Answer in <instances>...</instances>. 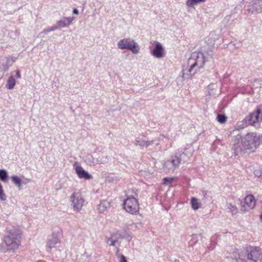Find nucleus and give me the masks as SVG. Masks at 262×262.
<instances>
[{"label": "nucleus", "mask_w": 262, "mask_h": 262, "mask_svg": "<svg viewBox=\"0 0 262 262\" xmlns=\"http://www.w3.org/2000/svg\"><path fill=\"white\" fill-rule=\"evenodd\" d=\"M262 144V136L256 133H249L244 136L237 135L233 141L232 149L235 156L252 153Z\"/></svg>", "instance_id": "obj_1"}, {"label": "nucleus", "mask_w": 262, "mask_h": 262, "mask_svg": "<svg viewBox=\"0 0 262 262\" xmlns=\"http://www.w3.org/2000/svg\"><path fill=\"white\" fill-rule=\"evenodd\" d=\"M207 60L201 52L192 53L187 60L186 66L183 68L182 77L183 79L192 77L203 69Z\"/></svg>", "instance_id": "obj_2"}, {"label": "nucleus", "mask_w": 262, "mask_h": 262, "mask_svg": "<svg viewBox=\"0 0 262 262\" xmlns=\"http://www.w3.org/2000/svg\"><path fill=\"white\" fill-rule=\"evenodd\" d=\"M20 239L21 235L19 232L15 230H11L4 237L3 242L8 250L14 252L20 245Z\"/></svg>", "instance_id": "obj_3"}, {"label": "nucleus", "mask_w": 262, "mask_h": 262, "mask_svg": "<svg viewBox=\"0 0 262 262\" xmlns=\"http://www.w3.org/2000/svg\"><path fill=\"white\" fill-rule=\"evenodd\" d=\"M193 150L191 147L186 148L184 151H177L170 158L172 165L177 168L182 162H187L192 155Z\"/></svg>", "instance_id": "obj_4"}, {"label": "nucleus", "mask_w": 262, "mask_h": 262, "mask_svg": "<svg viewBox=\"0 0 262 262\" xmlns=\"http://www.w3.org/2000/svg\"><path fill=\"white\" fill-rule=\"evenodd\" d=\"M117 47L121 50H129L133 54H138L140 51L139 44L134 39L129 37L120 39L118 42Z\"/></svg>", "instance_id": "obj_5"}, {"label": "nucleus", "mask_w": 262, "mask_h": 262, "mask_svg": "<svg viewBox=\"0 0 262 262\" xmlns=\"http://www.w3.org/2000/svg\"><path fill=\"white\" fill-rule=\"evenodd\" d=\"M85 163L90 166L105 164L108 161L107 156L102 151H98L94 155H88L84 158Z\"/></svg>", "instance_id": "obj_6"}, {"label": "nucleus", "mask_w": 262, "mask_h": 262, "mask_svg": "<svg viewBox=\"0 0 262 262\" xmlns=\"http://www.w3.org/2000/svg\"><path fill=\"white\" fill-rule=\"evenodd\" d=\"M70 201L74 210L79 212L83 206L84 199L81 192L78 190L72 193L70 196Z\"/></svg>", "instance_id": "obj_7"}, {"label": "nucleus", "mask_w": 262, "mask_h": 262, "mask_svg": "<svg viewBox=\"0 0 262 262\" xmlns=\"http://www.w3.org/2000/svg\"><path fill=\"white\" fill-rule=\"evenodd\" d=\"M123 206L124 209L130 214H136L139 212V203L134 196H127L124 201Z\"/></svg>", "instance_id": "obj_8"}, {"label": "nucleus", "mask_w": 262, "mask_h": 262, "mask_svg": "<svg viewBox=\"0 0 262 262\" xmlns=\"http://www.w3.org/2000/svg\"><path fill=\"white\" fill-rule=\"evenodd\" d=\"M150 44L154 45V47L150 46L149 47L150 53L154 57L160 59L163 58L165 54L164 48L163 45L158 41H152Z\"/></svg>", "instance_id": "obj_9"}, {"label": "nucleus", "mask_w": 262, "mask_h": 262, "mask_svg": "<svg viewBox=\"0 0 262 262\" xmlns=\"http://www.w3.org/2000/svg\"><path fill=\"white\" fill-rule=\"evenodd\" d=\"M262 121V108L261 106H257L255 110L249 116L248 121L250 125L254 126Z\"/></svg>", "instance_id": "obj_10"}, {"label": "nucleus", "mask_w": 262, "mask_h": 262, "mask_svg": "<svg viewBox=\"0 0 262 262\" xmlns=\"http://www.w3.org/2000/svg\"><path fill=\"white\" fill-rule=\"evenodd\" d=\"M256 204V200L254 196L249 194L245 196L244 200L241 203V210L243 212L248 211L253 209Z\"/></svg>", "instance_id": "obj_11"}, {"label": "nucleus", "mask_w": 262, "mask_h": 262, "mask_svg": "<svg viewBox=\"0 0 262 262\" xmlns=\"http://www.w3.org/2000/svg\"><path fill=\"white\" fill-rule=\"evenodd\" d=\"M75 170L79 179L90 180L93 178L92 175L85 171L80 165H75Z\"/></svg>", "instance_id": "obj_12"}, {"label": "nucleus", "mask_w": 262, "mask_h": 262, "mask_svg": "<svg viewBox=\"0 0 262 262\" xmlns=\"http://www.w3.org/2000/svg\"><path fill=\"white\" fill-rule=\"evenodd\" d=\"M74 18H75L73 16L63 17L62 19L56 22V25L58 29H60L62 28H68L71 24H72Z\"/></svg>", "instance_id": "obj_13"}, {"label": "nucleus", "mask_w": 262, "mask_h": 262, "mask_svg": "<svg viewBox=\"0 0 262 262\" xmlns=\"http://www.w3.org/2000/svg\"><path fill=\"white\" fill-rule=\"evenodd\" d=\"M59 242V239L58 236L56 234H53L49 238L47 245V249L48 251L51 250L53 248L55 247V245Z\"/></svg>", "instance_id": "obj_14"}, {"label": "nucleus", "mask_w": 262, "mask_h": 262, "mask_svg": "<svg viewBox=\"0 0 262 262\" xmlns=\"http://www.w3.org/2000/svg\"><path fill=\"white\" fill-rule=\"evenodd\" d=\"M190 205L192 209L194 210H197L202 206V203L198 199L192 197L190 200Z\"/></svg>", "instance_id": "obj_15"}, {"label": "nucleus", "mask_w": 262, "mask_h": 262, "mask_svg": "<svg viewBox=\"0 0 262 262\" xmlns=\"http://www.w3.org/2000/svg\"><path fill=\"white\" fill-rule=\"evenodd\" d=\"M207 0H186L185 4L187 8H193L201 3H205Z\"/></svg>", "instance_id": "obj_16"}, {"label": "nucleus", "mask_w": 262, "mask_h": 262, "mask_svg": "<svg viewBox=\"0 0 262 262\" xmlns=\"http://www.w3.org/2000/svg\"><path fill=\"white\" fill-rule=\"evenodd\" d=\"M16 81L14 76L11 75L9 76L7 81V83L6 84V88L9 90L13 89L16 84Z\"/></svg>", "instance_id": "obj_17"}, {"label": "nucleus", "mask_w": 262, "mask_h": 262, "mask_svg": "<svg viewBox=\"0 0 262 262\" xmlns=\"http://www.w3.org/2000/svg\"><path fill=\"white\" fill-rule=\"evenodd\" d=\"M110 207V203L107 201H102L98 206L99 211L101 213L104 212Z\"/></svg>", "instance_id": "obj_18"}, {"label": "nucleus", "mask_w": 262, "mask_h": 262, "mask_svg": "<svg viewBox=\"0 0 262 262\" xmlns=\"http://www.w3.org/2000/svg\"><path fill=\"white\" fill-rule=\"evenodd\" d=\"M163 169L166 172L173 171L176 168L172 165L170 160L166 161L163 165Z\"/></svg>", "instance_id": "obj_19"}, {"label": "nucleus", "mask_w": 262, "mask_h": 262, "mask_svg": "<svg viewBox=\"0 0 262 262\" xmlns=\"http://www.w3.org/2000/svg\"><path fill=\"white\" fill-rule=\"evenodd\" d=\"M12 182L19 189L21 188V180L19 177L16 175H13L11 177Z\"/></svg>", "instance_id": "obj_20"}, {"label": "nucleus", "mask_w": 262, "mask_h": 262, "mask_svg": "<svg viewBox=\"0 0 262 262\" xmlns=\"http://www.w3.org/2000/svg\"><path fill=\"white\" fill-rule=\"evenodd\" d=\"M206 97L207 99H210L213 94V84H210L205 89Z\"/></svg>", "instance_id": "obj_21"}, {"label": "nucleus", "mask_w": 262, "mask_h": 262, "mask_svg": "<svg viewBox=\"0 0 262 262\" xmlns=\"http://www.w3.org/2000/svg\"><path fill=\"white\" fill-rule=\"evenodd\" d=\"M227 117L224 114H218L216 117V120L221 124L226 122Z\"/></svg>", "instance_id": "obj_22"}, {"label": "nucleus", "mask_w": 262, "mask_h": 262, "mask_svg": "<svg viewBox=\"0 0 262 262\" xmlns=\"http://www.w3.org/2000/svg\"><path fill=\"white\" fill-rule=\"evenodd\" d=\"M8 174L5 169H0V180L3 182H6L7 180Z\"/></svg>", "instance_id": "obj_23"}, {"label": "nucleus", "mask_w": 262, "mask_h": 262, "mask_svg": "<svg viewBox=\"0 0 262 262\" xmlns=\"http://www.w3.org/2000/svg\"><path fill=\"white\" fill-rule=\"evenodd\" d=\"M7 200V195L5 194L3 186L0 183V201H5Z\"/></svg>", "instance_id": "obj_24"}, {"label": "nucleus", "mask_w": 262, "mask_h": 262, "mask_svg": "<svg viewBox=\"0 0 262 262\" xmlns=\"http://www.w3.org/2000/svg\"><path fill=\"white\" fill-rule=\"evenodd\" d=\"M146 147H147L151 145H158L159 144V140H152L146 141Z\"/></svg>", "instance_id": "obj_25"}, {"label": "nucleus", "mask_w": 262, "mask_h": 262, "mask_svg": "<svg viewBox=\"0 0 262 262\" xmlns=\"http://www.w3.org/2000/svg\"><path fill=\"white\" fill-rule=\"evenodd\" d=\"M117 242L118 241L117 239H114L113 236L107 238L106 241L107 244L110 246H114Z\"/></svg>", "instance_id": "obj_26"}, {"label": "nucleus", "mask_w": 262, "mask_h": 262, "mask_svg": "<svg viewBox=\"0 0 262 262\" xmlns=\"http://www.w3.org/2000/svg\"><path fill=\"white\" fill-rule=\"evenodd\" d=\"M198 242L197 236L194 235L192 236L191 239L188 242V245L189 247H193Z\"/></svg>", "instance_id": "obj_27"}, {"label": "nucleus", "mask_w": 262, "mask_h": 262, "mask_svg": "<svg viewBox=\"0 0 262 262\" xmlns=\"http://www.w3.org/2000/svg\"><path fill=\"white\" fill-rule=\"evenodd\" d=\"M138 225L139 224L134 223H133L130 224H128L126 225V229L127 230L132 229V230H136V229H138Z\"/></svg>", "instance_id": "obj_28"}, {"label": "nucleus", "mask_w": 262, "mask_h": 262, "mask_svg": "<svg viewBox=\"0 0 262 262\" xmlns=\"http://www.w3.org/2000/svg\"><path fill=\"white\" fill-rule=\"evenodd\" d=\"M57 29H58V28H57L56 25H55V26H52L48 29H45L40 33V34H46L49 32L53 31Z\"/></svg>", "instance_id": "obj_29"}, {"label": "nucleus", "mask_w": 262, "mask_h": 262, "mask_svg": "<svg viewBox=\"0 0 262 262\" xmlns=\"http://www.w3.org/2000/svg\"><path fill=\"white\" fill-rule=\"evenodd\" d=\"M0 251L3 253L10 251V250L7 249V247L6 246L4 242L0 244Z\"/></svg>", "instance_id": "obj_30"}, {"label": "nucleus", "mask_w": 262, "mask_h": 262, "mask_svg": "<svg viewBox=\"0 0 262 262\" xmlns=\"http://www.w3.org/2000/svg\"><path fill=\"white\" fill-rule=\"evenodd\" d=\"M136 144L140 146L142 148L146 147V141L145 140H137Z\"/></svg>", "instance_id": "obj_31"}, {"label": "nucleus", "mask_w": 262, "mask_h": 262, "mask_svg": "<svg viewBox=\"0 0 262 262\" xmlns=\"http://www.w3.org/2000/svg\"><path fill=\"white\" fill-rule=\"evenodd\" d=\"M173 180V178L166 177L163 179V184L164 185H168V184H170Z\"/></svg>", "instance_id": "obj_32"}, {"label": "nucleus", "mask_w": 262, "mask_h": 262, "mask_svg": "<svg viewBox=\"0 0 262 262\" xmlns=\"http://www.w3.org/2000/svg\"><path fill=\"white\" fill-rule=\"evenodd\" d=\"M228 208L230 209V210L233 213H236L237 212V208L234 206L230 204Z\"/></svg>", "instance_id": "obj_33"}, {"label": "nucleus", "mask_w": 262, "mask_h": 262, "mask_svg": "<svg viewBox=\"0 0 262 262\" xmlns=\"http://www.w3.org/2000/svg\"><path fill=\"white\" fill-rule=\"evenodd\" d=\"M262 5V1H259L255 3L254 4L253 6L256 8V10L258 11L259 10L257 9V6H261Z\"/></svg>", "instance_id": "obj_34"}, {"label": "nucleus", "mask_w": 262, "mask_h": 262, "mask_svg": "<svg viewBox=\"0 0 262 262\" xmlns=\"http://www.w3.org/2000/svg\"><path fill=\"white\" fill-rule=\"evenodd\" d=\"M119 256L120 258V262H127L126 257L123 254L119 255Z\"/></svg>", "instance_id": "obj_35"}, {"label": "nucleus", "mask_w": 262, "mask_h": 262, "mask_svg": "<svg viewBox=\"0 0 262 262\" xmlns=\"http://www.w3.org/2000/svg\"><path fill=\"white\" fill-rule=\"evenodd\" d=\"M14 72L15 73L16 78H17L18 79H20L21 78L20 73L18 71H15Z\"/></svg>", "instance_id": "obj_36"}, {"label": "nucleus", "mask_w": 262, "mask_h": 262, "mask_svg": "<svg viewBox=\"0 0 262 262\" xmlns=\"http://www.w3.org/2000/svg\"><path fill=\"white\" fill-rule=\"evenodd\" d=\"M128 241H130L132 239V236L130 234L127 235L125 237H124Z\"/></svg>", "instance_id": "obj_37"}, {"label": "nucleus", "mask_w": 262, "mask_h": 262, "mask_svg": "<svg viewBox=\"0 0 262 262\" xmlns=\"http://www.w3.org/2000/svg\"><path fill=\"white\" fill-rule=\"evenodd\" d=\"M73 13L75 14H78L79 13V11L77 9L74 8L73 10Z\"/></svg>", "instance_id": "obj_38"}, {"label": "nucleus", "mask_w": 262, "mask_h": 262, "mask_svg": "<svg viewBox=\"0 0 262 262\" xmlns=\"http://www.w3.org/2000/svg\"><path fill=\"white\" fill-rule=\"evenodd\" d=\"M206 42L208 44H211V42H212V40L211 39H208V40H206Z\"/></svg>", "instance_id": "obj_39"}, {"label": "nucleus", "mask_w": 262, "mask_h": 262, "mask_svg": "<svg viewBox=\"0 0 262 262\" xmlns=\"http://www.w3.org/2000/svg\"><path fill=\"white\" fill-rule=\"evenodd\" d=\"M8 68H9V67L8 66H4L5 71L8 70Z\"/></svg>", "instance_id": "obj_40"}, {"label": "nucleus", "mask_w": 262, "mask_h": 262, "mask_svg": "<svg viewBox=\"0 0 262 262\" xmlns=\"http://www.w3.org/2000/svg\"><path fill=\"white\" fill-rule=\"evenodd\" d=\"M26 180L27 181V182H23V183H24V184H26V183H27V182H28V181H29V180H28V179H26Z\"/></svg>", "instance_id": "obj_41"}, {"label": "nucleus", "mask_w": 262, "mask_h": 262, "mask_svg": "<svg viewBox=\"0 0 262 262\" xmlns=\"http://www.w3.org/2000/svg\"><path fill=\"white\" fill-rule=\"evenodd\" d=\"M260 219L261 221H262V214L260 215Z\"/></svg>", "instance_id": "obj_42"}, {"label": "nucleus", "mask_w": 262, "mask_h": 262, "mask_svg": "<svg viewBox=\"0 0 262 262\" xmlns=\"http://www.w3.org/2000/svg\"><path fill=\"white\" fill-rule=\"evenodd\" d=\"M118 252H119V249H118V248H117V253H118Z\"/></svg>", "instance_id": "obj_43"}]
</instances>
